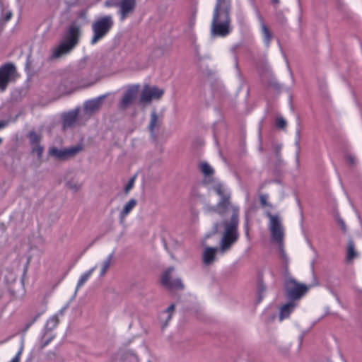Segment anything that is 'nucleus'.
<instances>
[{"label": "nucleus", "instance_id": "nucleus-1", "mask_svg": "<svg viewBox=\"0 0 362 362\" xmlns=\"http://www.w3.org/2000/svg\"><path fill=\"white\" fill-rule=\"evenodd\" d=\"M230 0H216L211 25L213 35L226 37L230 33Z\"/></svg>", "mask_w": 362, "mask_h": 362}, {"label": "nucleus", "instance_id": "nucleus-2", "mask_svg": "<svg viewBox=\"0 0 362 362\" xmlns=\"http://www.w3.org/2000/svg\"><path fill=\"white\" fill-rule=\"evenodd\" d=\"M239 209L233 207V214L229 221H224V232L220 243V252L223 254L230 250L238 240Z\"/></svg>", "mask_w": 362, "mask_h": 362}, {"label": "nucleus", "instance_id": "nucleus-3", "mask_svg": "<svg viewBox=\"0 0 362 362\" xmlns=\"http://www.w3.org/2000/svg\"><path fill=\"white\" fill-rule=\"evenodd\" d=\"M80 36L81 26L76 22L72 23L69 26L63 41L53 49L51 58L57 59L69 53L78 43Z\"/></svg>", "mask_w": 362, "mask_h": 362}, {"label": "nucleus", "instance_id": "nucleus-4", "mask_svg": "<svg viewBox=\"0 0 362 362\" xmlns=\"http://www.w3.org/2000/svg\"><path fill=\"white\" fill-rule=\"evenodd\" d=\"M114 26V20L111 15L101 16L95 20L91 25L93 36L90 40L91 45H95L103 39Z\"/></svg>", "mask_w": 362, "mask_h": 362}, {"label": "nucleus", "instance_id": "nucleus-5", "mask_svg": "<svg viewBox=\"0 0 362 362\" xmlns=\"http://www.w3.org/2000/svg\"><path fill=\"white\" fill-rule=\"evenodd\" d=\"M211 187L220 197V200L216 205L214 211L218 214L223 216L230 206V193L225 185L220 182L214 181Z\"/></svg>", "mask_w": 362, "mask_h": 362}, {"label": "nucleus", "instance_id": "nucleus-6", "mask_svg": "<svg viewBox=\"0 0 362 362\" xmlns=\"http://www.w3.org/2000/svg\"><path fill=\"white\" fill-rule=\"evenodd\" d=\"M16 77V69L13 64L6 63L0 66V90L5 91L8 83L15 81Z\"/></svg>", "mask_w": 362, "mask_h": 362}, {"label": "nucleus", "instance_id": "nucleus-7", "mask_svg": "<svg viewBox=\"0 0 362 362\" xmlns=\"http://www.w3.org/2000/svg\"><path fill=\"white\" fill-rule=\"evenodd\" d=\"M267 216L269 218V229L272 235V238L274 242L280 243L284 239V230L281 224L279 218L277 216H274L268 212Z\"/></svg>", "mask_w": 362, "mask_h": 362}, {"label": "nucleus", "instance_id": "nucleus-8", "mask_svg": "<svg viewBox=\"0 0 362 362\" xmlns=\"http://www.w3.org/2000/svg\"><path fill=\"white\" fill-rule=\"evenodd\" d=\"M164 94V90L156 86H151L146 84L141 94V102L150 103L152 100H158Z\"/></svg>", "mask_w": 362, "mask_h": 362}, {"label": "nucleus", "instance_id": "nucleus-9", "mask_svg": "<svg viewBox=\"0 0 362 362\" xmlns=\"http://www.w3.org/2000/svg\"><path fill=\"white\" fill-rule=\"evenodd\" d=\"M140 86L139 84L130 86L124 92V95L119 103V108L122 110H126L136 99Z\"/></svg>", "mask_w": 362, "mask_h": 362}, {"label": "nucleus", "instance_id": "nucleus-10", "mask_svg": "<svg viewBox=\"0 0 362 362\" xmlns=\"http://www.w3.org/2000/svg\"><path fill=\"white\" fill-rule=\"evenodd\" d=\"M82 150V146L80 145L59 149L56 147H51L49 149V156L55 157L56 158H63L65 157L74 156L77 153Z\"/></svg>", "mask_w": 362, "mask_h": 362}, {"label": "nucleus", "instance_id": "nucleus-11", "mask_svg": "<svg viewBox=\"0 0 362 362\" xmlns=\"http://www.w3.org/2000/svg\"><path fill=\"white\" fill-rule=\"evenodd\" d=\"M173 270V267H170L163 273L160 279L162 285L169 289H182L184 285L180 279H170V274Z\"/></svg>", "mask_w": 362, "mask_h": 362}, {"label": "nucleus", "instance_id": "nucleus-12", "mask_svg": "<svg viewBox=\"0 0 362 362\" xmlns=\"http://www.w3.org/2000/svg\"><path fill=\"white\" fill-rule=\"evenodd\" d=\"M28 136L31 146L33 155L40 158L44 151V148L40 144L42 136L40 134L32 131L29 132Z\"/></svg>", "mask_w": 362, "mask_h": 362}, {"label": "nucleus", "instance_id": "nucleus-13", "mask_svg": "<svg viewBox=\"0 0 362 362\" xmlns=\"http://www.w3.org/2000/svg\"><path fill=\"white\" fill-rule=\"evenodd\" d=\"M135 7L136 0H121L119 3L121 19H125L129 13L134 11Z\"/></svg>", "mask_w": 362, "mask_h": 362}, {"label": "nucleus", "instance_id": "nucleus-14", "mask_svg": "<svg viewBox=\"0 0 362 362\" xmlns=\"http://www.w3.org/2000/svg\"><path fill=\"white\" fill-rule=\"evenodd\" d=\"M294 286L287 290L288 296L292 299H298L308 291V287L303 284L294 282Z\"/></svg>", "mask_w": 362, "mask_h": 362}, {"label": "nucleus", "instance_id": "nucleus-15", "mask_svg": "<svg viewBox=\"0 0 362 362\" xmlns=\"http://www.w3.org/2000/svg\"><path fill=\"white\" fill-rule=\"evenodd\" d=\"M78 119V112L71 111L63 115V127L64 129L73 127Z\"/></svg>", "mask_w": 362, "mask_h": 362}, {"label": "nucleus", "instance_id": "nucleus-16", "mask_svg": "<svg viewBox=\"0 0 362 362\" xmlns=\"http://www.w3.org/2000/svg\"><path fill=\"white\" fill-rule=\"evenodd\" d=\"M216 251L217 248L211 247H208L204 250L203 253V262L206 265H209L214 261Z\"/></svg>", "mask_w": 362, "mask_h": 362}, {"label": "nucleus", "instance_id": "nucleus-17", "mask_svg": "<svg viewBox=\"0 0 362 362\" xmlns=\"http://www.w3.org/2000/svg\"><path fill=\"white\" fill-rule=\"evenodd\" d=\"M296 307V303L293 302H289L285 305H284L280 309L279 314V320L280 321L284 320L286 318H288L291 313L293 311L294 308Z\"/></svg>", "mask_w": 362, "mask_h": 362}, {"label": "nucleus", "instance_id": "nucleus-18", "mask_svg": "<svg viewBox=\"0 0 362 362\" xmlns=\"http://www.w3.org/2000/svg\"><path fill=\"white\" fill-rule=\"evenodd\" d=\"M104 98V96H102L98 98L87 101L84 105L85 110L89 112L96 111L100 108L102 104V100Z\"/></svg>", "mask_w": 362, "mask_h": 362}, {"label": "nucleus", "instance_id": "nucleus-19", "mask_svg": "<svg viewBox=\"0 0 362 362\" xmlns=\"http://www.w3.org/2000/svg\"><path fill=\"white\" fill-rule=\"evenodd\" d=\"M160 125V122L158 120V115L156 112H153L151 114V120L148 125V129L151 132V134L153 139H156V136L154 133L156 129H158Z\"/></svg>", "mask_w": 362, "mask_h": 362}, {"label": "nucleus", "instance_id": "nucleus-20", "mask_svg": "<svg viewBox=\"0 0 362 362\" xmlns=\"http://www.w3.org/2000/svg\"><path fill=\"white\" fill-rule=\"evenodd\" d=\"M137 202L134 199H131L124 206L122 211L120 212V218H124L136 206Z\"/></svg>", "mask_w": 362, "mask_h": 362}, {"label": "nucleus", "instance_id": "nucleus-21", "mask_svg": "<svg viewBox=\"0 0 362 362\" xmlns=\"http://www.w3.org/2000/svg\"><path fill=\"white\" fill-rule=\"evenodd\" d=\"M358 253L356 252L354 248V243L353 241L349 240L347 247L346 251V260L347 262L352 261L355 257H356Z\"/></svg>", "mask_w": 362, "mask_h": 362}, {"label": "nucleus", "instance_id": "nucleus-22", "mask_svg": "<svg viewBox=\"0 0 362 362\" xmlns=\"http://www.w3.org/2000/svg\"><path fill=\"white\" fill-rule=\"evenodd\" d=\"M59 323V317L57 315H54L49 317L45 325V328L47 330L51 331L54 329H55Z\"/></svg>", "mask_w": 362, "mask_h": 362}, {"label": "nucleus", "instance_id": "nucleus-23", "mask_svg": "<svg viewBox=\"0 0 362 362\" xmlns=\"http://www.w3.org/2000/svg\"><path fill=\"white\" fill-rule=\"evenodd\" d=\"M262 33L264 36V40L265 43L267 45H269V44L272 38V35L270 30H269L268 27L264 23L262 24Z\"/></svg>", "mask_w": 362, "mask_h": 362}, {"label": "nucleus", "instance_id": "nucleus-24", "mask_svg": "<svg viewBox=\"0 0 362 362\" xmlns=\"http://www.w3.org/2000/svg\"><path fill=\"white\" fill-rule=\"evenodd\" d=\"M200 170L205 176H210L214 173L211 166L205 162L200 164Z\"/></svg>", "mask_w": 362, "mask_h": 362}, {"label": "nucleus", "instance_id": "nucleus-25", "mask_svg": "<svg viewBox=\"0 0 362 362\" xmlns=\"http://www.w3.org/2000/svg\"><path fill=\"white\" fill-rule=\"evenodd\" d=\"M93 271V269L86 272V273L83 274L81 276V277L78 279V283H77V288L81 287L88 281V279L91 276Z\"/></svg>", "mask_w": 362, "mask_h": 362}, {"label": "nucleus", "instance_id": "nucleus-26", "mask_svg": "<svg viewBox=\"0 0 362 362\" xmlns=\"http://www.w3.org/2000/svg\"><path fill=\"white\" fill-rule=\"evenodd\" d=\"M111 255L109 256V257L105 260L103 264H102V268H101V271H100V275L101 276H103L106 272L107 271V269H109L110 266V262H111Z\"/></svg>", "mask_w": 362, "mask_h": 362}, {"label": "nucleus", "instance_id": "nucleus-27", "mask_svg": "<svg viewBox=\"0 0 362 362\" xmlns=\"http://www.w3.org/2000/svg\"><path fill=\"white\" fill-rule=\"evenodd\" d=\"M136 175H134L130 178L128 183L124 187V192L125 194H128L129 192L134 187V182L136 180Z\"/></svg>", "mask_w": 362, "mask_h": 362}, {"label": "nucleus", "instance_id": "nucleus-28", "mask_svg": "<svg viewBox=\"0 0 362 362\" xmlns=\"http://www.w3.org/2000/svg\"><path fill=\"white\" fill-rule=\"evenodd\" d=\"M269 198V195L267 194H261L259 197L260 204L262 206H268L269 208H272V205L267 202Z\"/></svg>", "mask_w": 362, "mask_h": 362}, {"label": "nucleus", "instance_id": "nucleus-29", "mask_svg": "<svg viewBox=\"0 0 362 362\" xmlns=\"http://www.w3.org/2000/svg\"><path fill=\"white\" fill-rule=\"evenodd\" d=\"M286 121L281 117H277L276 119V126L279 129H284L286 127Z\"/></svg>", "mask_w": 362, "mask_h": 362}, {"label": "nucleus", "instance_id": "nucleus-30", "mask_svg": "<svg viewBox=\"0 0 362 362\" xmlns=\"http://www.w3.org/2000/svg\"><path fill=\"white\" fill-rule=\"evenodd\" d=\"M66 185L70 189H72L74 192H76L81 187L80 184L78 182H73L72 181L67 182Z\"/></svg>", "mask_w": 362, "mask_h": 362}, {"label": "nucleus", "instance_id": "nucleus-31", "mask_svg": "<svg viewBox=\"0 0 362 362\" xmlns=\"http://www.w3.org/2000/svg\"><path fill=\"white\" fill-rule=\"evenodd\" d=\"M175 305L174 304H171L165 310L166 313H168L169 315H168V321H170L172 318V315H173V313L174 312L175 310Z\"/></svg>", "mask_w": 362, "mask_h": 362}, {"label": "nucleus", "instance_id": "nucleus-32", "mask_svg": "<svg viewBox=\"0 0 362 362\" xmlns=\"http://www.w3.org/2000/svg\"><path fill=\"white\" fill-rule=\"evenodd\" d=\"M12 16H13V13L11 11H6L3 16L4 22L5 23H7L8 21H9L11 19Z\"/></svg>", "mask_w": 362, "mask_h": 362}, {"label": "nucleus", "instance_id": "nucleus-33", "mask_svg": "<svg viewBox=\"0 0 362 362\" xmlns=\"http://www.w3.org/2000/svg\"><path fill=\"white\" fill-rule=\"evenodd\" d=\"M21 351L20 350L10 362H20Z\"/></svg>", "mask_w": 362, "mask_h": 362}, {"label": "nucleus", "instance_id": "nucleus-34", "mask_svg": "<svg viewBox=\"0 0 362 362\" xmlns=\"http://www.w3.org/2000/svg\"><path fill=\"white\" fill-rule=\"evenodd\" d=\"M8 124L6 121H0V129L5 128Z\"/></svg>", "mask_w": 362, "mask_h": 362}, {"label": "nucleus", "instance_id": "nucleus-35", "mask_svg": "<svg viewBox=\"0 0 362 362\" xmlns=\"http://www.w3.org/2000/svg\"><path fill=\"white\" fill-rule=\"evenodd\" d=\"M260 291H265V288L264 286H261Z\"/></svg>", "mask_w": 362, "mask_h": 362}, {"label": "nucleus", "instance_id": "nucleus-36", "mask_svg": "<svg viewBox=\"0 0 362 362\" xmlns=\"http://www.w3.org/2000/svg\"><path fill=\"white\" fill-rule=\"evenodd\" d=\"M272 1L274 4H278V3H279V0H272Z\"/></svg>", "mask_w": 362, "mask_h": 362}, {"label": "nucleus", "instance_id": "nucleus-37", "mask_svg": "<svg viewBox=\"0 0 362 362\" xmlns=\"http://www.w3.org/2000/svg\"><path fill=\"white\" fill-rule=\"evenodd\" d=\"M3 141V139L1 138H0V144L2 143Z\"/></svg>", "mask_w": 362, "mask_h": 362}, {"label": "nucleus", "instance_id": "nucleus-38", "mask_svg": "<svg viewBox=\"0 0 362 362\" xmlns=\"http://www.w3.org/2000/svg\"><path fill=\"white\" fill-rule=\"evenodd\" d=\"M148 362H151V361H149Z\"/></svg>", "mask_w": 362, "mask_h": 362}]
</instances>
